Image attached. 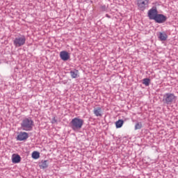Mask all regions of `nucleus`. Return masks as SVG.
Returning <instances> with one entry per match:
<instances>
[{"mask_svg":"<svg viewBox=\"0 0 178 178\" xmlns=\"http://www.w3.org/2000/svg\"><path fill=\"white\" fill-rule=\"evenodd\" d=\"M83 124H84V120L79 118L72 119L70 122L71 128L74 131H79V130H81V127H83Z\"/></svg>","mask_w":178,"mask_h":178,"instance_id":"1","label":"nucleus"},{"mask_svg":"<svg viewBox=\"0 0 178 178\" xmlns=\"http://www.w3.org/2000/svg\"><path fill=\"white\" fill-rule=\"evenodd\" d=\"M31 118H24L21 123V129L25 131H30L33 129V124Z\"/></svg>","mask_w":178,"mask_h":178,"instance_id":"2","label":"nucleus"},{"mask_svg":"<svg viewBox=\"0 0 178 178\" xmlns=\"http://www.w3.org/2000/svg\"><path fill=\"white\" fill-rule=\"evenodd\" d=\"M176 101V96L173 93H165L163 97V102L167 105H170V104Z\"/></svg>","mask_w":178,"mask_h":178,"instance_id":"3","label":"nucleus"},{"mask_svg":"<svg viewBox=\"0 0 178 178\" xmlns=\"http://www.w3.org/2000/svg\"><path fill=\"white\" fill-rule=\"evenodd\" d=\"M15 47L19 48V47H23L26 44V37L22 35L21 37L16 38L13 41Z\"/></svg>","mask_w":178,"mask_h":178,"instance_id":"4","label":"nucleus"},{"mask_svg":"<svg viewBox=\"0 0 178 178\" xmlns=\"http://www.w3.org/2000/svg\"><path fill=\"white\" fill-rule=\"evenodd\" d=\"M149 3V0H138V6L140 10H145L146 8H148V5Z\"/></svg>","mask_w":178,"mask_h":178,"instance_id":"5","label":"nucleus"},{"mask_svg":"<svg viewBox=\"0 0 178 178\" xmlns=\"http://www.w3.org/2000/svg\"><path fill=\"white\" fill-rule=\"evenodd\" d=\"M29 138V134L27 132H20L17 137L18 141H24Z\"/></svg>","mask_w":178,"mask_h":178,"instance_id":"6","label":"nucleus"},{"mask_svg":"<svg viewBox=\"0 0 178 178\" xmlns=\"http://www.w3.org/2000/svg\"><path fill=\"white\" fill-rule=\"evenodd\" d=\"M158 15V11L156 10V8H152L148 12V16L149 19L154 20V19Z\"/></svg>","mask_w":178,"mask_h":178,"instance_id":"7","label":"nucleus"},{"mask_svg":"<svg viewBox=\"0 0 178 178\" xmlns=\"http://www.w3.org/2000/svg\"><path fill=\"white\" fill-rule=\"evenodd\" d=\"M154 20L156 23H165L166 22V17L162 14H157Z\"/></svg>","mask_w":178,"mask_h":178,"instance_id":"8","label":"nucleus"},{"mask_svg":"<svg viewBox=\"0 0 178 178\" xmlns=\"http://www.w3.org/2000/svg\"><path fill=\"white\" fill-rule=\"evenodd\" d=\"M60 59H62V60H69V59L70 58V55L69 54V53L66 51H62L60 52Z\"/></svg>","mask_w":178,"mask_h":178,"instance_id":"9","label":"nucleus"},{"mask_svg":"<svg viewBox=\"0 0 178 178\" xmlns=\"http://www.w3.org/2000/svg\"><path fill=\"white\" fill-rule=\"evenodd\" d=\"M22 161V157L19 154H14L12 156V162L13 163H19Z\"/></svg>","mask_w":178,"mask_h":178,"instance_id":"10","label":"nucleus"},{"mask_svg":"<svg viewBox=\"0 0 178 178\" xmlns=\"http://www.w3.org/2000/svg\"><path fill=\"white\" fill-rule=\"evenodd\" d=\"M93 113L95 116L101 118L102 116V109L101 107H96L93 109Z\"/></svg>","mask_w":178,"mask_h":178,"instance_id":"11","label":"nucleus"},{"mask_svg":"<svg viewBox=\"0 0 178 178\" xmlns=\"http://www.w3.org/2000/svg\"><path fill=\"white\" fill-rule=\"evenodd\" d=\"M159 38L160 41H166L168 40V34L165 32L159 33Z\"/></svg>","mask_w":178,"mask_h":178,"instance_id":"12","label":"nucleus"},{"mask_svg":"<svg viewBox=\"0 0 178 178\" xmlns=\"http://www.w3.org/2000/svg\"><path fill=\"white\" fill-rule=\"evenodd\" d=\"M70 73L71 74L72 79H77V77L79 76V70H72V71H70Z\"/></svg>","mask_w":178,"mask_h":178,"instance_id":"13","label":"nucleus"},{"mask_svg":"<svg viewBox=\"0 0 178 178\" xmlns=\"http://www.w3.org/2000/svg\"><path fill=\"white\" fill-rule=\"evenodd\" d=\"M39 166L40 169H47V168H48V161H42Z\"/></svg>","mask_w":178,"mask_h":178,"instance_id":"14","label":"nucleus"},{"mask_svg":"<svg viewBox=\"0 0 178 178\" xmlns=\"http://www.w3.org/2000/svg\"><path fill=\"white\" fill-rule=\"evenodd\" d=\"M124 123V121H123V120H118L116 122H115V126L117 129H120V127H122V126H123V124Z\"/></svg>","mask_w":178,"mask_h":178,"instance_id":"15","label":"nucleus"},{"mask_svg":"<svg viewBox=\"0 0 178 178\" xmlns=\"http://www.w3.org/2000/svg\"><path fill=\"white\" fill-rule=\"evenodd\" d=\"M32 158L33 159H38V158H40V152H33L32 153Z\"/></svg>","mask_w":178,"mask_h":178,"instance_id":"16","label":"nucleus"},{"mask_svg":"<svg viewBox=\"0 0 178 178\" xmlns=\"http://www.w3.org/2000/svg\"><path fill=\"white\" fill-rule=\"evenodd\" d=\"M150 81H151V80H149V79H144L143 84H144L145 86L148 87V86H149Z\"/></svg>","mask_w":178,"mask_h":178,"instance_id":"17","label":"nucleus"},{"mask_svg":"<svg viewBox=\"0 0 178 178\" xmlns=\"http://www.w3.org/2000/svg\"><path fill=\"white\" fill-rule=\"evenodd\" d=\"M143 127V124L141 122H138L135 125V130H140Z\"/></svg>","mask_w":178,"mask_h":178,"instance_id":"18","label":"nucleus"},{"mask_svg":"<svg viewBox=\"0 0 178 178\" xmlns=\"http://www.w3.org/2000/svg\"><path fill=\"white\" fill-rule=\"evenodd\" d=\"M56 122H58V120H56V118L55 117H54L52 118L51 123L54 124L56 123Z\"/></svg>","mask_w":178,"mask_h":178,"instance_id":"19","label":"nucleus"},{"mask_svg":"<svg viewBox=\"0 0 178 178\" xmlns=\"http://www.w3.org/2000/svg\"><path fill=\"white\" fill-rule=\"evenodd\" d=\"M106 17H110L109 15H108V14L106 15Z\"/></svg>","mask_w":178,"mask_h":178,"instance_id":"20","label":"nucleus"}]
</instances>
